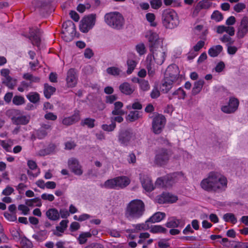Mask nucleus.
<instances>
[{
  "mask_svg": "<svg viewBox=\"0 0 248 248\" xmlns=\"http://www.w3.org/2000/svg\"><path fill=\"white\" fill-rule=\"evenodd\" d=\"M227 178L221 173L211 171L201 182V187L207 191L222 192L227 187Z\"/></svg>",
  "mask_w": 248,
  "mask_h": 248,
  "instance_id": "f257e3e1",
  "label": "nucleus"
},
{
  "mask_svg": "<svg viewBox=\"0 0 248 248\" xmlns=\"http://www.w3.org/2000/svg\"><path fill=\"white\" fill-rule=\"evenodd\" d=\"M144 211V204L140 200H134L127 205L125 217L129 220H132L140 217Z\"/></svg>",
  "mask_w": 248,
  "mask_h": 248,
  "instance_id": "f03ea898",
  "label": "nucleus"
},
{
  "mask_svg": "<svg viewBox=\"0 0 248 248\" xmlns=\"http://www.w3.org/2000/svg\"><path fill=\"white\" fill-rule=\"evenodd\" d=\"M104 21L108 27L116 30H122L125 24L123 16L117 11L106 13L104 16Z\"/></svg>",
  "mask_w": 248,
  "mask_h": 248,
  "instance_id": "7ed1b4c3",
  "label": "nucleus"
},
{
  "mask_svg": "<svg viewBox=\"0 0 248 248\" xmlns=\"http://www.w3.org/2000/svg\"><path fill=\"white\" fill-rule=\"evenodd\" d=\"M149 50L150 53L147 55L146 61L159 65H162L167 56V51L163 48V45Z\"/></svg>",
  "mask_w": 248,
  "mask_h": 248,
  "instance_id": "20e7f679",
  "label": "nucleus"
},
{
  "mask_svg": "<svg viewBox=\"0 0 248 248\" xmlns=\"http://www.w3.org/2000/svg\"><path fill=\"white\" fill-rule=\"evenodd\" d=\"M162 19L163 25L168 29H174L180 23L178 14L172 9H169L164 10L162 15Z\"/></svg>",
  "mask_w": 248,
  "mask_h": 248,
  "instance_id": "39448f33",
  "label": "nucleus"
},
{
  "mask_svg": "<svg viewBox=\"0 0 248 248\" xmlns=\"http://www.w3.org/2000/svg\"><path fill=\"white\" fill-rule=\"evenodd\" d=\"M185 180L184 174L181 172H175L167 175L164 178H158L155 183V186L164 187L172 186L174 183Z\"/></svg>",
  "mask_w": 248,
  "mask_h": 248,
  "instance_id": "423d86ee",
  "label": "nucleus"
},
{
  "mask_svg": "<svg viewBox=\"0 0 248 248\" xmlns=\"http://www.w3.org/2000/svg\"><path fill=\"white\" fill-rule=\"evenodd\" d=\"M118 141L124 146L135 145L137 143L136 134L131 130H125L120 132Z\"/></svg>",
  "mask_w": 248,
  "mask_h": 248,
  "instance_id": "0eeeda50",
  "label": "nucleus"
},
{
  "mask_svg": "<svg viewBox=\"0 0 248 248\" xmlns=\"http://www.w3.org/2000/svg\"><path fill=\"white\" fill-rule=\"evenodd\" d=\"M96 15L89 14L81 20L79 25L80 31L83 33L88 32L93 28L96 23Z\"/></svg>",
  "mask_w": 248,
  "mask_h": 248,
  "instance_id": "6e6552de",
  "label": "nucleus"
},
{
  "mask_svg": "<svg viewBox=\"0 0 248 248\" xmlns=\"http://www.w3.org/2000/svg\"><path fill=\"white\" fill-rule=\"evenodd\" d=\"M171 155L170 152L167 149H159L156 151L154 163L159 166L165 165L168 163Z\"/></svg>",
  "mask_w": 248,
  "mask_h": 248,
  "instance_id": "1a4fd4ad",
  "label": "nucleus"
},
{
  "mask_svg": "<svg viewBox=\"0 0 248 248\" xmlns=\"http://www.w3.org/2000/svg\"><path fill=\"white\" fill-rule=\"evenodd\" d=\"M145 37L148 41L149 49L163 46V39L156 32L148 31Z\"/></svg>",
  "mask_w": 248,
  "mask_h": 248,
  "instance_id": "9d476101",
  "label": "nucleus"
},
{
  "mask_svg": "<svg viewBox=\"0 0 248 248\" xmlns=\"http://www.w3.org/2000/svg\"><path fill=\"white\" fill-rule=\"evenodd\" d=\"M248 34V16H244L238 23L236 29V36L242 39Z\"/></svg>",
  "mask_w": 248,
  "mask_h": 248,
  "instance_id": "9b49d317",
  "label": "nucleus"
},
{
  "mask_svg": "<svg viewBox=\"0 0 248 248\" xmlns=\"http://www.w3.org/2000/svg\"><path fill=\"white\" fill-rule=\"evenodd\" d=\"M179 69L177 65L175 64H170L167 67L164 78L167 80H170L171 81L176 82L180 76Z\"/></svg>",
  "mask_w": 248,
  "mask_h": 248,
  "instance_id": "f8f14e48",
  "label": "nucleus"
},
{
  "mask_svg": "<svg viewBox=\"0 0 248 248\" xmlns=\"http://www.w3.org/2000/svg\"><path fill=\"white\" fill-rule=\"evenodd\" d=\"M239 104V100L233 97L230 98L227 104L222 105L221 110L224 113L230 114L234 113L237 109Z\"/></svg>",
  "mask_w": 248,
  "mask_h": 248,
  "instance_id": "ddd939ff",
  "label": "nucleus"
},
{
  "mask_svg": "<svg viewBox=\"0 0 248 248\" xmlns=\"http://www.w3.org/2000/svg\"><path fill=\"white\" fill-rule=\"evenodd\" d=\"M166 123V119L162 115H157L153 119L152 127L153 131L155 134L161 132Z\"/></svg>",
  "mask_w": 248,
  "mask_h": 248,
  "instance_id": "4468645a",
  "label": "nucleus"
},
{
  "mask_svg": "<svg viewBox=\"0 0 248 248\" xmlns=\"http://www.w3.org/2000/svg\"><path fill=\"white\" fill-rule=\"evenodd\" d=\"M68 165L69 169L75 175L80 176L83 173L82 167L76 158H70L68 161Z\"/></svg>",
  "mask_w": 248,
  "mask_h": 248,
  "instance_id": "2eb2a0df",
  "label": "nucleus"
},
{
  "mask_svg": "<svg viewBox=\"0 0 248 248\" xmlns=\"http://www.w3.org/2000/svg\"><path fill=\"white\" fill-rule=\"evenodd\" d=\"M177 200V196L169 193H163L156 198V201L160 204L173 203Z\"/></svg>",
  "mask_w": 248,
  "mask_h": 248,
  "instance_id": "dca6fc26",
  "label": "nucleus"
},
{
  "mask_svg": "<svg viewBox=\"0 0 248 248\" xmlns=\"http://www.w3.org/2000/svg\"><path fill=\"white\" fill-rule=\"evenodd\" d=\"M140 179L143 188L147 192L154 190L153 184L148 175L144 173L140 174Z\"/></svg>",
  "mask_w": 248,
  "mask_h": 248,
  "instance_id": "f3484780",
  "label": "nucleus"
},
{
  "mask_svg": "<svg viewBox=\"0 0 248 248\" xmlns=\"http://www.w3.org/2000/svg\"><path fill=\"white\" fill-rule=\"evenodd\" d=\"M80 119V112L76 110L72 116L63 117L62 120V123L63 125L69 126L78 122Z\"/></svg>",
  "mask_w": 248,
  "mask_h": 248,
  "instance_id": "a211bd4d",
  "label": "nucleus"
},
{
  "mask_svg": "<svg viewBox=\"0 0 248 248\" xmlns=\"http://www.w3.org/2000/svg\"><path fill=\"white\" fill-rule=\"evenodd\" d=\"M66 83L68 87H74L77 83V78L74 69H70L67 73Z\"/></svg>",
  "mask_w": 248,
  "mask_h": 248,
  "instance_id": "6ab92c4d",
  "label": "nucleus"
},
{
  "mask_svg": "<svg viewBox=\"0 0 248 248\" xmlns=\"http://www.w3.org/2000/svg\"><path fill=\"white\" fill-rule=\"evenodd\" d=\"M30 33L31 35V40L32 41V44L38 46L40 45L41 42L40 30L38 29H31L30 30Z\"/></svg>",
  "mask_w": 248,
  "mask_h": 248,
  "instance_id": "aec40b11",
  "label": "nucleus"
},
{
  "mask_svg": "<svg viewBox=\"0 0 248 248\" xmlns=\"http://www.w3.org/2000/svg\"><path fill=\"white\" fill-rule=\"evenodd\" d=\"M216 32L218 34H222L224 32H226L230 36H233L235 33V29L232 26L219 25L217 27Z\"/></svg>",
  "mask_w": 248,
  "mask_h": 248,
  "instance_id": "412c9836",
  "label": "nucleus"
},
{
  "mask_svg": "<svg viewBox=\"0 0 248 248\" xmlns=\"http://www.w3.org/2000/svg\"><path fill=\"white\" fill-rule=\"evenodd\" d=\"M13 123L16 125H25L28 124L30 120V117L28 115H21L14 116L12 118Z\"/></svg>",
  "mask_w": 248,
  "mask_h": 248,
  "instance_id": "4be33fe9",
  "label": "nucleus"
},
{
  "mask_svg": "<svg viewBox=\"0 0 248 248\" xmlns=\"http://www.w3.org/2000/svg\"><path fill=\"white\" fill-rule=\"evenodd\" d=\"M119 90L123 93L130 95L134 92L135 88L129 83L125 82L120 85Z\"/></svg>",
  "mask_w": 248,
  "mask_h": 248,
  "instance_id": "5701e85b",
  "label": "nucleus"
},
{
  "mask_svg": "<svg viewBox=\"0 0 248 248\" xmlns=\"http://www.w3.org/2000/svg\"><path fill=\"white\" fill-rule=\"evenodd\" d=\"M115 179L117 189L126 187L130 182V179L126 176L117 177Z\"/></svg>",
  "mask_w": 248,
  "mask_h": 248,
  "instance_id": "b1692460",
  "label": "nucleus"
},
{
  "mask_svg": "<svg viewBox=\"0 0 248 248\" xmlns=\"http://www.w3.org/2000/svg\"><path fill=\"white\" fill-rule=\"evenodd\" d=\"M47 217L52 221H57L60 218V214L58 210L55 208L49 209L46 213Z\"/></svg>",
  "mask_w": 248,
  "mask_h": 248,
  "instance_id": "393cba45",
  "label": "nucleus"
},
{
  "mask_svg": "<svg viewBox=\"0 0 248 248\" xmlns=\"http://www.w3.org/2000/svg\"><path fill=\"white\" fill-rule=\"evenodd\" d=\"M223 47L220 45H216L213 46L208 50V54L211 57H217L222 51Z\"/></svg>",
  "mask_w": 248,
  "mask_h": 248,
  "instance_id": "a878e982",
  "label": "nucleus"
},
{
  "mask_svg": "<svg viewBox=\"0 0 248 248\" xmlns=\"http://www.w3.org/2000/svg\"><path fill=\"white\" fill-rule=\"evenodd\" d=\"M204 84V81L203 79H200L195 82L194 86L192 90V94L193 95H195L198 94L201 91Z\"/></svg>",
  "mask_w": 248,
  "mask_h": 248,
  "instance_id": "bb28decb",
  "label": "nucleus"
},
{
  "mask_svg": "<svg viewBox=\"0 0 248 248\" xmlns=\"http://www.w3.org/2000/svg\"><path fill=\"white\" fill-rule=\"evenodd\" d=\"M166 217V214L163 212H157L154 214L148 219V221L151 223H155L161 221Z\"/></svg>",
  "mask_w": 248,
  "mask_h": 248,
  "instance_id": "cd10ccee",
  "label": "nucleus"
},
{
  "mask_svg": "<svg viewBox=\"0 0 248 248\" xmlns=\"http://www.w3.org/2000/svg\"><path fill=\"white\" fill-rule=\"evenodd\" d=\"M174 83L170 80H167V78H164V81L160 87V89L162 92L167 93L172 88Z\"/></svg>",
  "mask_w": 248,
  "mask_h": 248,
  "instance_id": "c85d7f7f",
  "label": "nucleus"
},
{
  "mask_svg": "<svg viewBox=\"0 0 248 248\" xmlns=\"http://www.w3.org/2000/svg\"><path fill=\"white\" fill-rule=\"evenodd\" d=\"M123 106V104L120 101L116 102L114 103V109L112 111V114L114 115H123L124 114V111L121 108Z\"/></svg>",
  "mask_w": 248,
  "mask_h": 248,
  "instance_id": "c756f323",
  "label": "nucleus"
},
{
  "mask_svg": "<svg viewBox=\"0 0 248 248\" xmlns=\"http://www.w3.org/2000/svg\"><path fill=\"white\" fill-rule=\"evenodd\" d=\"M102 187L108 189H117L115 178L107 180L102 186Z\"/></svg>",
  "mask_w": 248,
  "mask_h": 248,
  "instance_id": "7c9ffc66",
  "label": "nucleus"
},
{
  "mask_svg": "<svg viewBox=\"0 0 248 248\" xmlns=\"http://www.w3.org/2000/svg\"><path fill=\"white\" fill-rule=\"evenodd\" d=\"M181 221L174 217L169 218L166 224L168 228H176L180 225Z\"/></svg>",
  "mask_w": 248,
  "mask_h": 248,
  "instance_id": "2f4dec72",
  "label": "nucleus"
},
{
  "mask_svg": "<svg viewBox=\"0 0 248 248\" xmlns=\"http://www.w3.org/2000/svg\"><path fill=\"white\" fill-rule=\"evenodd\" d=\"M55 91L56 89L54 87L49 86L47 84H45L44 93L46 98H49Z\"/></svg>",
  "mask_w": 248,
  "mask_h": 248,
  "instance_id": "473e14b6",
  "label": "nucleus"
},
{
  "mask_svg": "<svg viewBox=\"0 0 248 248\" xmlns=\"http://www.w3.org/2000/svg\"><path fill=\"white\" fill-rule=\"evenodd\" d=\"M26 204L28 206H37L41 207L42 206V202L39 198H35L32 199L27 200L26 201Z\"/></svg>",
  "mask_w": 248,
  "mask_h": 248,
  "instance_id": "72a5a7b5",
  "label": "nucleus"
},
{
  "mask_svg": "<svg viewBox=\"0 0 248 248\" xmlns=\"http://www.w3.org/2000/svg\"><path fill=\"white\" fill-rule=\"evenodd\" d=\"M13 144V141L12 140H0V145L8 152H11V147Z\"/></svg>",
  "mask_w": 248,
  "mask_h": 248,
  "instance_id": "f704fd0d",
  "label": "nucleus"
},
{
  "mask_svg": "<svg viewBox=\"0 0 248 248\" xmlns=\"http://www.w3.org/2000/svg\"><path fill=\"white\" fill-rule=\"evenodd\" d=\"M140 113L138 110L130 111L126 117V120L130 122H134L140 117Z\"/></svg>",
  "mask_w": 248,
  "mask_h": 248,
  "instance_id": "c9c22d12",
  "label": "nucleus"
},
{
  "mask_svg": "<svg viewBox=\"0 0 248 248\" xmlns=\"http://www.w3.org/2000/svg\"><path fill=\"white\" fill-rule=\"evenodd\" d=\"M92 236V234L90 232H83L81 233L78 238V241L80 244H85L87 241V238Z\"/></svg>",
  "mask_w": 248,
  "mask_h": 248,
  "instance_id": "e433bc0d",
  "label": "nucleus"
},
{
  "mask_svg": "<svg viewBox=\"0 0 248 248\" xmlns=\"http://www.w3.org/2000/svg\"><path fill=\"white\" fill-rule=\"evenodd\" d=\"M223 219L225 222H231L235 224L237 222V218L232 213H226L223 215Z\"/></svg>",
  "mask_w": 248,
  "mask_h": 248,
  "instance_id": "4c0bfd02",
  "label": "nucleus"
},
{
  "mask_svg": "<svg viewBox=\"0 0 248 248\" xmlns=\"http://www.w3.org/2000/svg\"><path fill=\"white\" fill-rule=\"evenodd\" d=\"M107 73L113 76H118L120 75L122 71L120 68L115 66L108 67L106 70Z\"/></svg>",
  "mask_w": 248,
  "mask_h": 248,
  "instance_id": "58836bf2",
  "label": "nucleus"
},
{
  "mask_svg": "<svg viewBox=\"0 0 248 248\" xmlns=\"http://www.w3.org/2000/svg\"><path fill=\"white\" fill-rule=\"evenodd\" d=\"M137 62L133 60H128L127 61V70L126 73L128 75L131 74L135 69Z\"/></svg>",
  "mask_w": 248,
  "mask_h": 248,
  "instance_id": "ea45409f",
  "label": "nucleus"
},
{
  "mask_svg": "<svg viewBox=\"0 0 248 248\" xmlns=\"http://www.w3.org/2000/svg\"><path fill=\"white\" fill-rule=\"evenodd\" d=\"M2 83L11 89H13L16 85L17 80L16 79L10 78L7 80H2Z\"/></svg>",
  "mask_w": 248,
  "mask_h": 248,
  "instance_id": "a19ab883",
  "label": "nucleus"
},
{
  "mask_svg": "<svg viewBox=\"0 0 248 248\" xmlns=\"http://www.w3.org/2000/svg\"><path fill=\"white\" fill-rule=\"evenodd\" d=\"M23 78L28 80L30 81V84L33 82H39L40 81L39 78L37 77H34L30 73H25L23 76Z\"/></svg>",
  "mask_w": 248,
  "mask_h": 248,
  "instance_id": "79ce46f5",
  "label": "nucleus"
},
{
  "mask_svg": "<svg viewBox=\"0 0 248 248\" xmlns=\"http://www.w3.org/2000/svg\"><path fill=\"white\" fill-rule=\"evenodd\" d=\"M135 49L140 56L143 55L146 52L145 46L143 43L138 44L135 46Z\"/></svg>",
  "mask_w": 248,
  "mask_h": 248,
  "instance_id": "37998d69",
  "label": "nucleus"
},
{
  "mask_svg": "<svg viewBox=\"0 0 248 248\" xmlns=\"http://www.w3.org/2000/svg\"><path fill=\"white\" fill-rule=\"evenodd\" d=\"M172 95H176L179 99H184L186 93L182 88H179L173 93Z\"/></svg>",
  "mask_w": 248,
  "mask_h": 248,
  "instance_id": "c03bdc74",
  "label": "nucleus"
},
{
  "mask_svg": "<svg viewBox=\"0 0 248 248\" xmlns=\"http://www.w3.org/2000/svg\"><path fill=\"white\" fill-rule=\"evenodd\" d=\"M95 120L91 118H86L82 120L81 124L83 126L86 125L89 128H92L94 126Z\"/></svg>",
  "mask_w": 248,
  "mask_h": 248,
  "instance_id": "a18cd8bd",
  "label": "nucleus"
},
{
  "mask_svg": "<svg viewBox=\"0 0 248 248\" xmlns=\"http://www.w3.org/2000/svg\"><path fill=\"white\" fill-rule=\"evenodd\" d=\"M155 64L150 62H146V68L148 70V74L149 77H153L155 74Z\"/></svg>",
  "mask_w": 248,
  "mask_h": 248,
  "instance_id": "49530a36",
  "label": "nucleus"
},
{
  "mask_svg": "<svg viewBox=\"0 0 248 248\" xmlns=\"http://www.w3.org/2000/svg\"><path fill=\"white\" fill-rule=\"evenodd\" d=\"M27 98L32 103H37L39 100V95L37 93H31L27 95Z\"/></svg>",
  "mask_w": 248,
  "mask_h": 248,
  "instance_id": "de8ad7c7",
  "label": "nucleus"
},
{
  "mask_svg": "<svg viewBox=\"0 0 248 248\" xmlns=\"http://www.w3.org/2000/svg\"><path fill=\"white\" fill-rule=\"evenodd\" d=\"M166 231V229L161 225L152 226L150 229V232L153 233L165 232Z\"/></svg>",
  "mask_w": 248,
  "mask_h": 248,
  "instance_id": "09e8293b",
  "label": "nucleus"
},
{
  "mask_svg": "<svg viewBox=\"0 0 248 248\" xmlns=\"http://www.w3.org/2000/svg\"><path fill=\"white\" fill-rule=\"evenodd\" d=\"M149 221L148 220L144 223L138 224L134 225L135 230L137 231L147 230L149 229V226L148 225Z\"/></svg>",
  "mask_w": 248,
  "mask_h": 248,
  "instance_id": "8fccbe9b",
  "label": "nucleus"
},
{
  "mask_svg": "<svg viewBox=\"0 0 248 248\" xmlns=\"http://www.w3.org/2000/svg\"><path fill=\"white\" fill-rule=\"evenodd\" d=\"M212 19L215 20L216 22H219L223 19V15L218 11H215L211 16Z\"/></svg>",
  "mask_w": 248,
  "mask_h": 248,
  "instance_id": "3c124183",
  "label": "nucleus"
},
{
  "mask_svg": "<svg viewBox=\"0 0 248 248\" xmlns=\"http://www.w3.org/2000/svg\"><path fill=\"white\" fill-rule=\"evenodd\" d=\"M10 232L14 239L18 240L21 237V231L19 229L12 228L10 230Z\"/></svg>",
  "mask_w": 248,
  "mask_h": 248,
  "instance_id": "603ef678",
  "label": "nucleus"
},
{
  "mask_svg": "<svg viewBox=\"0 0 248 248\" xmlns=\"http://www.w3.org/2000/svg\"><path fill=\"white\" fill-rule=\"evenodd\" d=\"M139 84L140 89L143 91H147L150 89V86L147 80L142 79Z\"/></svg>",
  "mask_w": 248,
  "mask_h": 248,
  "instance_id": "864d4df0",
  "label": "nucleus"
},
{
  "mask_svg": "<svg viewBox=\"0 0 248 248\" xmlns=\"http://www.w3.org/2000/svg\"><path fill=\"white\" fill-rule=\"evenodd\" d=\"M146 18L147 20L150 23V25L153 27H155L156 25V22L155 21V16L153 13H147L146 15Z\"/></svg>",
  "mask_w": 248,
  "mask_h": 248,
  "instance_id": "5fc2aeb1",
  "label": "nucleus"
},
{
  "mask_svg": "<svg viewBox=\"0 0 248 248\" xmlns=\"http://www.w3.org/2000/svg\"><path fill=\"white\" fill-rule=\"evenodd\" d=\"M68 220H62L60 223V225L56 227V229L60 232H64L67 227Z\"/></svg>",
  "mask_w": 248,
  "mask_h": 248,
  "instance_id": "6e6d98bb",
  "label": "nucleus"
},
{
  "mask_svg": "<svg viewBox=\"0 0 248 248\" xmlns=\"http://www.w3.org/2000/svg\"><path fill=\"white\" fill-rule=\"evenodd\" d=\"M13 103L16 105H21L25 103V99L21 96L16 95L13 98Z\"/></svg>",
  "mask_w": 248,
  "mask_h": 248,
  "instance_id": "4d7b16f0",
  "label": "nucleus"
},
{
  "mask_svg": "<svg viewBox=\"0 0 248 248\" xmlns=\"http://www.w3.org/2000/svg\"><path fill=\"white\" fill-rule=\"evenodd\" d=\"M116 127V124L111 122V124L108 125L107 124H102V129L107 132H111L113 131Z\"/></svg>",
  "mask_w": 248,
  "mask_h": 248,
  "instance_id": "13d9d810",
  "label": "nucleus"
},
{
  "mask_svg": "<svg viewBox=\"0 0 248 248\" xmlns=\"http://www.w3.org/2000/svg\"><path fill=\"white\" fill-rule=\"evenodd\" d=\"M22 248H32V244L31 242L26 238H22L21 241Z\"/></svg>",
  "mask_w": 248,
  "mask_h": 248,
  "instance_id": "bf43d9fd",
  "label": "nucleus"
},
{
  "mask_svg": "<svg viewBox=\"0 0 248 248\" xmlns=\"http://www.w3.org/2000/svg\"><path fill=\"white\" fill-rule=\"evenodd\" d=\"M150 4L152 8L158 9L162 6V0H151Z\"/></svg>",
  "mask_w": 248,
  "mask_h": 248,
  "instance_id": "052dcab7",
  "label": "nucleus"
},
{
  "mask_svg": "<svg viewBox=\"0 0 248 248\" xmlns=\"http://www.w3.org/2000/svg\"><path fill=\"white\" fill-rule=\"evenodd\" d=\"M205 8L206 7L204 5V3L203 2L200 1L195 6L193 14L197 16L201 9Z\"/></svg>",
  "mask_w": 248,
  "mask_h": 248,
  "instance_id": "680f3d73",
  "label": "nucleus"
},
{
  "mask_svg": "<svg viewBox=\"0 0 248 248\" xmlns=\"http://www.w3.org/2000/svg\"><path fill=\"white\" fill-rule=\"evenodd\" d=\"M10 71L8 69L4 68L2 69L0 71V75L3 77L2 80H7L11 77L10 76L9 74Z\"/></svg>",
  "mask_w": 248,
  "mask_h": 248,
  "instance_id": "e2e57ef3",
  "label": "nucleus"
},
{
  "mask_svg": "<svg viewBox=\"0 0 248 248\" xmlns=\"http://www.w3.org/2000/svg\"><path fill=\"white\" fill-rule=\"evenodd\" d=\"M246 8V5L243 3H238L233 7V10L237 13L242 12Z\"/></svg>",
  "mask_w": 248,
  "mask_h": 248,
  "instance_id": "0e129e2a",
  "label": "nucleus"
},
{
  "mask_svg": "<svg viewBox=\"0 0 248 248\" xmlns=\"http://www.w3.org/2000/svg\"><path fill=\"white\" fill-rule=\"evenodd\" d=\"M30 83L26 81H22L20 85L18 87V91L20 92H24L25 90H27L28 88L30 86Z\"/></svg>",
  "mask_w": 248,
  "mask_h": 248,
  "instance_id": "69168bd1",
  "label": "nucleus"
},
{
  "mask_svg": "<svg viewBox=\"0 0 248 248\" xmlns=\"http://www.w3.org/2000/svg\"><path fill=\"white\" fill-rule=\"evenodd\" d=\"M231 44H228L227 46V52L230 55H234L236 53L237 51V47L233 46H231Z\"/></svg>",
  "mask_w": 248,
  "mask_h": 248,
  "instance_id": "338daca9",
  "label": "nucleus"
},
{
  "mask_svg": "<svg viewBox=\"0 0 248 248\" xmlns=\"http://www.w3.org/2000/svg\"><path fill=\"white\" fill-rule=\"evenodd\" d=\"M4 217L10 221H15L16 220V216L15 214L9 213L4 214Z\"/></svg>",
  "mask_w": 248,
  "mask_h": 248,
  "instance_id": "774afa93",
  "label": "nucleus"
}]
</instances>
